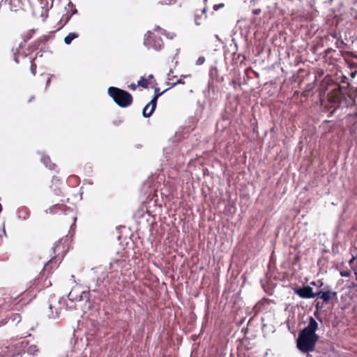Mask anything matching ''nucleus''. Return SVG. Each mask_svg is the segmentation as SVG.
Returning a JSON list of instances; mask_svg holds the SVG:
<instances>
[{
  "label": "nucleus",
  "mask_w": 357,
  "mask_h": 357,
  "mask_svg": "<svg viewBox=\"0 0 357 357\" xmlns=\"http://www.w3.org/2000/svg\"><path fill=\"white\" fill-rule=\"evenodd\" d=\"M357 97V88L351 87L350 84L342 80V84H335L328 94L330 103L349 107L355 106Z\"/></svg>",
  "instance_id": "f257e3e1"
},
{
  "label": "nucleus",
  "mask_w": 357,
  "mask_h": 357,
  "mask_svg": "<svg viewBox=\"0 0 357 357\" xmlns=\"http://www.w3.org/2000/svg\"><path fill=\"white\" fill-rule=\"evenodd\" d=\"M317 328L318 324L317 321L312 317H310L308 325L298 333L296 343L297 347L301 351L307 353L314 350L316 343L319 339V336L316 334Z\"/></svg>",
  "instance_id": "f03ea898"
},
{
  "label": "nucleus",
  "mask_w": 357,
  "mask_h": 357,
  "mask_svg": "<svg viewBox=\"0 0 357 357\" xmlns=\"http://www.w3.org/2000/svg\"><path fill=\"white\" fill-rule=\"evenodd\" d=\"M107 93L114 102L121 107H128L132 104L133 97L127 91L115 86H110L108 88Z\"/></svg>",
  "instance_id": "7ed1b4c3"
},
{
  "label": "nucleus",
  "mask_w": 357,
  "mask_h": 357,
  "mask_svg": "<svg viewBox=\"0 0 357 357\" xmlns=\"http://www.w3.org/2000/svg\"><path fill=\"white\" fill-rule=\"evenodd\" d=\"M50 213L52 214H63L66 216L64 221L67 222L70 227L75 224L77 218L75 217V213L72 208L68 207L63 204H57L49 208Z\"/></svg>",
  "instance_id": "20e7f679"
},
{
  "label": "nucleus",
  "mask_w": 357,
  "mask_h": 357,
  "mask_svg": "<svg viewBox=\"0 0 357 357\" xmlns=\"http://www.w3.org/2000/svg\"><path fill=\"white\" fill-rule=\"evenodd\" d=\"M160 36H159L155 32L148 31L144 35V45L148 49H153L154 50L159 51L162 48L164 45L163 41Z\"/></svg>",
  "instance_id": "39448f33"
},
{
  "label": "nucleus",
  "mask_w": 357,
  "mask_h": 357,
  "mask_svg": "<svg viewBox=\"0 0 357 357\" xmlns=\"http://www.w3.org/2000/svg\"><path fill=\"white\" fill-rule=\"evenodd\" d=\"M70 248L69 238L63 237L56 241L52 248L54 257L62 260Z\"/></svg>",
  "instance_id": "423d86ee"
},
{
  "label": "nucleus",
  "mask_w": 357,
  "mask_h": 357,
  "mask_svg": "<svg viewBox=\"0 0 357 357\" xmlns=\"http://www.w3.org/2000/svg\"><path fill=\"white\" fill-rule=\"evenodd\" d=\"M169 89H167L162 91H160V89L158 87H155L154 89V96L151 100L145 105L142 110V115L145 118L150 117L153 113L154 112L156 105H157V101L160 96H161L164 93H165L167 91H168Z\"/></svg>",
  "instance_id": "0eeeda50"
},
{
  "label": "nucleus",
  "mask_w": 357,
  "mask_h": 357,
  "mask_svg": "<svg viewBox=\"0 0 357 357\" xmlns=\"http://www.w3.org/2000/svg\"><path fill=\"white\" fill-rule=\"evenodd\" d=\"M294 293L302 298H312L317 296L316 293L310 286H304L301 288L294 289Z\"/></svg>",
  "instance_id": "6e6552de"
},
{
  "label": "nucleus",
  "mask_w": 357,
  "mask_h": 357,
  "mask_svg": "<svg viewBox=\"0 0 357 357\" xmlns=\"http://www.w3.org/2000/svg\"><path fill=\"white\" fill-rule=\"evenodd\" d=\"M316 294L317 296L323 300L324 303H328L331 300L337 298V292L330 289L319 291Z\"/></svg>",
  "instance_id": "1a4fd4ad"
},
{
  "label": "nucleus",
  "mask_w": 357,
  "mask_h": 357,
  "mask_svg": "<svg viewBox=\"0 0 357 357\" xmlns=\"http://www.w3.org/2000/svg\"><path fill=\"white\" fill-rule=\"evenodd\" d=\"M61 261V259L52 256L51 259L45 264L43 271L47 272L48 273H51L53 269H55L59 266Z\"/></svg>",
  "instance_id": "9d476101"
},
{
  "label": "nucleus",
  "mask_w": 357,
  "mask_h": 357,
  "mask_svg": "<svg viewBox=\"0 0 357 357\" xmlns=\"http://www.w3.org/2000/svg\"><path fill=\"white\" fill-rule=\"evenodd\" d=\"M63 181L57 176H53L52 180L51 188L54 192L55 195H60L62 193Z\"/></svg>",
  "instance_id": "9b49d317"
},
{
  "label": "nucleus",
  "mask_w": 357,
  "mask_h": 357,
  "mask_svg": "<svg viewBox=\"0 0 357 357\" xmlns=\"http://www.w3.org/2000/svg\"><path fill=\"white\" fill-rule=\"evenodd\" d=\"M9 4L12 11L17 12L23 10L24 3L22 0H10Z\"/></svg>",
  "instance_id": "f8f14e48"
},
{
  "label": "nucleus",
  "mask_w": 357,
  "mask_h": 357,
  "mask_svg": "<svg viewBox=\"0 0 357 357\" xmlns=\"http://www.w3.org/2000/svg\"><path fill=\"white\" fill-rule=\"evenodd\" d=\"M42 162L50 169H54L56 165L51 162L50 158L48 155H43L41 158Z\"/></svg>",
  "instance_id": "ddd939ff"
},
{
  "label": "nucleus",
  "mask_w": 357,
  "mask_h": 357,
  "mask_svg": "<svg viewBox=\"0 0 357 357\" xmlns=\"http://www.w3.org/2000/svg\"><path fill=\"white\" fill-rule=\"evenodd\" d=\"M151 32H155V33H158L159 36H165L166 37L172 39L173 38V36L171 35L169 33L167 32L166 30L162 29L159 26H155L153 31H151Z\"/></svg>",
  "instance_id": "4468645a"
},
{
  "label": "nucleus",
  "mask_w": 357,
  "mask_h": 357,
  "mask_svg": "<svg viewBox=\"0 0 357 357\" xmlns=\"http://www.w3.org/2000/svg\"><path fill=\"white\" fill-rule=\"evenodd\" d=\"M352 56L355 58H357V56L352 54V53H349V52H346L345 55H344V59H345V61L347 62V63L348 64V66L350 67L351 69H353V68H356V65L354 62H353L351 59H350V56Z\"/></svg>",
  "instance_id": "2eb2a0df"
},
{
  "label": "nucleus",
  "mask_w": 357,
  "mask_h": 357,
  "mask_svg": "<svg viewBox=\"0 0 357 357\" xmlns=\"http://www.w3.org/2000/svg\"><path fill=\"white\" fill-rule=\"evenodd\" d=\"M200 13H196L195 15V22L197 25H200L204 18L206 17L204 15L205 9L199 11Z\"/></svg>",
  "instance_id": "dca6fc26"
},
{
  "label": "nucleus",
  "mask_w": 357,
  "mask_h": 357,
  "mask_svg": "<svg viewBox=\"0 0 357 357\" xmlns=\"http://www.w3.org/2000/svg\"><path fill=\"white\" fill-rule=\"evenodd\" d=\"M78 37H79V33H77L76 32L69 33L64 38V42L66 45H70L74 39L77 38Z\"/></svg>",
  "instance_id": "f3484780"
},
{
  "label": "nucleus",
  "mask_w": 357,
  "mask_h": 357,
  "mask_svg": "<svg viewBox=\"0 0 357 357\" xmlns=\"http://www.w3.org/2000/svg\"><path fill=\"white\" fill-rule=\"evenodd\" d=\"M149 84V81L144 77H141L139 80L137 82V86H142L143 88H147Z\"/></svg>",
  "instance_id": "a211bd4d"
},
{
  "label": "nucleus",
  "mask_w": 357,
  "mask_h": 357,
  "mask_svg": "<svg viewBox=\"0 0 357 357\" xmlns=\"http://www.w3.org/2000/svg\"><path fill=\"white\" fill-rule=\"evenodd\" d=\"M331 38H332V40H336L335 44L337 45V47H339V45H338L339 40L337 39V36L336 33H330L325 37V39L326 41L331 40Z\"/></svg>",
  "instance_id": "6ab92c4d"
},
{
  "label": "nucleus",
  "mask_w": 357,
  "mask_h": 357,
  "mask_svg": "<svg viewBox=\"0 0 357 357\" xmlns=\"http://www.w3.org/2000/svg\"><path fill=\"white\" fill-rule=\"evenodd\" d=\"M49 39H50V36L45 35V36H43L40 38H39L38 40H36L34 43L37 46H39L41 43H45L47 41H48Z\"/></svg>",
  "instance_id": "aec40b11"
},
{
  "label": "nucleus",
  "mask_w": 357,
  "mask_h": 357,
  "mask_svg": "<svg viewBox=\"0 0 357 357\" xmlns=\"http://www.w3.org/2000/svg\"><path fill=\"white\" fill-rule=\"evenodd\" d=\"M187 76H188V75H181V78H180V79H178L176 82H173V83L172 84L171 86H169V89H171V88H172V87H174V86H175L176 85L179 84H185L184 81L183 80V77H186Z\"/></svg>",
  "instance_id": "412c9836"
},
{
  "label": "nucleus",
  "mask_w": 357,
  "mask_h": 357,
  "mask_svg": "<svg viewBox=\"0 0 357 357\" xmlns=\"http://www.w3.org/2000/svg\"><path fill=\"white\" fill-rule=\"evenodd\" d=\"M34 33H35L34 29L29 30L25 35L24 40L26 42V41L30 40L33 37Z\"/></svg>",
  "instance_id": "4be33fe9"
},
{
  "label": "nucleus",
  "mask_w": 357,
  "mask_h": 357,
  "mask_svg": "<svg viewBox=\"0 0 357 357\" xmlns=\"http://www.w3.org/2000/svg\"><path fill=\"white\" fill-rule=\"evenodd\" d=\"M36 69H37V66L34 63V59H33V60L31 61V67H30V70H31V72L33 75H36Z\"/></svg>",
  "instance_id": "5701e85b"
},
{
  "label": "nucleus",
  "mask_w": 357,
  "mask_h": 357,
  "mask_svg": "<svg viewBox=\"0 0 357 357\" xmlns=\"http://www.w3.org/2000/svg\"><path fill=\"white\" fill-rule=\"evenodd\" d=\"M176 2V0H160L159 3L161 5H171Z\"/></svg>",
  "instance_id": "b1692460"
},
{
  "label": "nucleus",
  "mask_w": 357,
  "mask_h": 357,
  "mask_svg": "<svg viewBox=\"0 0 357 357\" xmlns=\"http://www.w3.org/2000/svg\"><path fill=\"white\" fill-rule=\"evenodd\" d=\"M116 277L119 278L117 271H112L109 273H108L107 275V278H116Z\"/></svg>",
  "instance_id": "393cba45"
},
{
  "label": "nucleus",
  "mask_w": 357,
  "mask_h": 357,
  "mask_svg": "<svg viewBox=\"0 0 357 357\" xmlns=\"http://www.w3.org/2000/svg\"><path fill=\"white\" fill-rule=\"evenodd\" d=\"M1 307L6 310H9L12 309L10 305H8V303L1 304Z\"/></svg>",
  "instance_id": "a878e982"
},
{
  "label": "nucleus",
  "mask_w": 357,
  "mask_h": 357,
  "mask_svg": "<svg viewBox=\"0 0 357 357\" xmlns=\"http://www.w3.org/2000/svg\"><path fill=\"white\" fill-rule=\"evenodd\" d=\"M351 272L349 271H342L340 272V275L342 277H349L350 275Z\"/></svg>",
  "instance_id": "bb28decb"
},
{
  "label": "nucleus",
  "mask_w": 357,
  "mask_h": 357,
  "mask_svg": "<svg viewBox=\"0 0 357 357\" xmlns=\"http://www.w3.org/2000/svg\"><path fill=\"white\" fill-rule=\"evenodd\" d=\"M204 61H205V58H204V56H200V57L197 59V61L196 63H197V65H202V64H203V63H204Z\"/></svg>",
  "instance_id": "cd10ccee"
},
{
  "label": "nucleus",
  "mask_w": 357,
  "mask_h": 357,
  "mask_svg": "<svg viewBox=\"0 0 357 357\" xmlns=\"http://www.w3.org/2000/svg\"><path fill=\"white\" fill-rule=\"evenodd\" d=\"M172 73H173V71L172 69H170L169 72L168 73V79L169 81L173 80L176 77V76L173 75Z\"/></svg>",
  "instance_id": "c85d7f7f"
},
{
  "label": "nucleus",
  "mask_w": 357,
  "mask_h": 357,
  "mask_svg": "<svg viewBox=\"0 0 357 357\" xmlns=\"http://www.w3.org/2000/svg\"><path fill=\"white\" fill-rule=\"evenodd\" d=\"M261 13V8H255V9H253V10H252V13H253L255 15H259Z\"/></svg>",
  "instance_id": "c756f323"
},
{
  "label": "nucleus",
  "mask_w": 357,
  "mask_h": 357,
  "mask_svg": "<svg viewBox=\"0 0 357 357\" xmlns=\"http://www.w3.org/2000/svg\"><path fill=\"white\" fill-rule=\"evenodd\" d=\"M347 287L350 289H354L356 287V284H354V282H351L350 283H348ZM351 290H350L349 293H351Z\"/></svg>",
  "instance_id": "7c9ffc66"
},
{
  "label": "nucleus",
  "mask_w": 357,
  "mask_h": 357,
  "mask_svg": "<svg viewBox=\"0 0 357 357\" xmlns=\"http://www.w3.org/2000/svg\"><path fill=\"white\" fill-rule=\"evenodd\" d=\"M224 7V4L223 3H220V4H215L213 6V9L215 10H218L220 8H222Z\"/></svg>",
  "instance_id": "2f4dec72"
},
{
  "label": "nucleus",
  "mask_w": 357,
  "mask_h": 357,
  "mask_svg": "<svg viewBox=\"0 0 357 357\" xmlns=\"http://www.w3.org/2000/svg\"><path fill=\"white\" fill-rule=\"evenodd\" d=\"M332 51H334L332 48L331 47H328L327 48L324 52H325V56H328Z\"/></svg>",
  "instance_id": "473e14b6"
},
{
  "label": "nucleus",
  "mask_w": 357,
  "mask_h": 357,
  "mask_svg": "<svg viewBox=\"0 0 357 357\" xmlns=\"http://www.w3.org/2000/svg\"><path fill=\"white\" fill-rule=\"evenodd\" d=\"M137 85H136L135 84H130V85L128 86V88H129L130 89H131V90L135 91V90L136 89V88H137Z\"/></svg>",
  "instance_id": "72a5a7b5"
},
{
  "label": "nucleus",
  "mask_w": 357,
  "mask_h": 357,
  "mask_svg": "<svg viewBox=\"0 0 357 357\" xmlns=\"http://www.w3.org/2000/svg\"><path fill=\"white\" fill-rule=\"evenodd\" d=\"M68 298H69L70 300H71V301L75 300V299H77L76 298H75V297L73 296L72 291H70V292L69 293V294H68Z\"/></svg>",
  "instance_id": "f704fd0d"
},
{
  "label": "nucleus",
  "mask_w": 357,
  "mask_h": 357,
  "mask_svg": "<svg viewBox=\"0 0 357 357\" xmlns=\"http://www.w3.org/2000/svg\"><path fill=\"white\" fill-rule=\"evenodd\" d=\"M36 97L34 96H30V98L27 100V102H31L32 101L35 100Z\"/></svg>",
  "instance_id": "c9c22d12"
},
{
  "label": "nucleus",
  "mask_w": 357,
  "mask_h": 357,
  "mask_svg": "<svg viewBox=\"0 0 357 357\" xmlns=\"http://www.w3.org/2000/svg\"><path fill=\"white\" fill-rule=\"evenodd\" d=\"M356 73H357V70H354V71H352V72L351 73V77H354V76H355V75H356Z\"/></svg>",
  "instance_id": "e433bc0d"
},
{
  "label": "nucleus",
  "mask_w": 357,
  "mask_h": 357,
  "mask_svg": "<svg viewBox=\"0 0 357 357\" xmlns=\"http://www.w3.org/2000/svg\"><path fill=\"white\" fill-rule=\"evenodd\" d=\"M153 75H149L146 79H149V81L150 82V80H151V79H153Z\"/></svg>",
  "instance_id": "4c0bfd02"
},
{
  "label": "nucleus",
  "mask_w": 357,
  "mask_h": 357,
  "mask_svg": "<svg viewBox=\"0 0 357 357\" xmlns=\"http://www.w3.org/2000/svg\"><path fill=\"white\" fill-rule=\"evenodd\" d=\"M50 82H51V78L49 77L48 79L47 80L46 85L48 86L50 84Z\"/></svg>",
  "instance_id": "58836bf2"
},
{
  "label": "nucleus",
  "mask_w": 357,
  "mask_h": 357,
  "mask_svg": "<svg viewBox=\"0 0 357 357\" xmlns=\"http://www.w3.org/2000/svg\"><path fill=\"white\" fill-rule=\"evenodd\" d=\"M15 62H16L17 63H19V60H18L17 56H15Z\"/></svg>",
  "instance_id": "ea45409f"
},
{
  "label": "nucleus",
  "mask_w": 357,
  "mask_h": 357,
  "mask_svg": "<svg viewBox=\"0 0 357 357\" xmlns=\"http://www.w3.org/2000/svg\"><path fill=\"white\" fill-rule=\"evenodd\" d=\"M2 210H3V208H2L1 204H0V213H1Z\"/></svg>",
  "instance_id": "a19ab883"
},
{
  "label": "nucleus",
  "mask_w": 357,
  "mask_h": 357,
  "mask_svg": "<svg viewBox=\"0 0 357 357\" xmlns=\"http://www.w3.org/2000/svg\"><path fill=\"white\" fill-rule=\"evenodd\" d=\"M355 259H356V258L353 257L352 259L351 260V261H354Z\"/></svg>",
  "instance_id": "79ce46f5"
},
{
  "label": "nucleus",
  "mask_w": 357,
  "mask_h": 357,
  "mask_svg": "<svg viewBox=\"0 0 357 357\" xmlns=\"http://www.w3.org/2000/svg\"><path fill=\"white\" fill-rule=\"evenodd\" d=\"M354 274L357 276V271H354Z\"/></svg>",
  "instance_id": "37998d69"
},
{
  "label": "nucleus",
  "mask_w": 357,
  "mask_h": 357,
  "mask_svg": "<svg viewBox=\"0 0 357 357\" xmlns=\"http://www.w3.org/2000/svg\"><path fill=\"white\" fill-rule=\"evenodd\" d=\"M8 298V300H9L8 302H9L10 301H11V297H9V298Z\"/></svg>",
  "instance_id": "c03bdc74"
},
{
  "label": "nucleus",
  "mask_w": 357,
  "mask_h": 357,
  "mask_svg": "<svg viewBox=\"0 0 357 357\" xmlns=\"http://www.w3.org/2000/svg\"><path fill=\"white\" fill-rule=\"evenodd\" d=\"M149 110H151V106L149 107V109H148V112H149Z\"/></svg>",
  "instance_id": "a18cd8bd"
}]
</instances>
